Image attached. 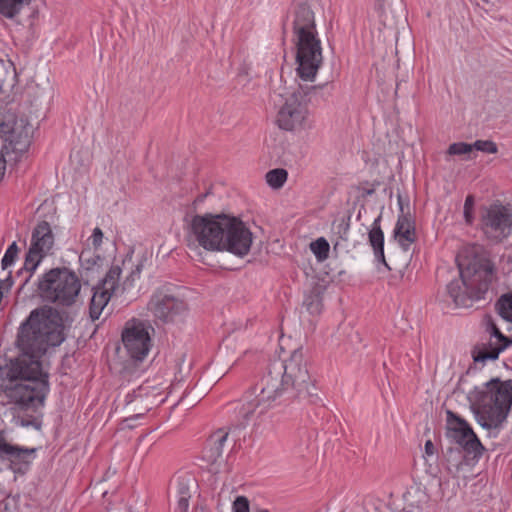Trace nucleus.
Segmentation results:
<instances>
[{"instance_id": "1", "label": "nucleus", "mask_w": 512, "mask_h": 512, "mask_svg": "<svg viewBox=\"0 0 512 512\" xmlns=\"http://www.w3.org/2000/svg\"><path fill=\"white\" fill-rule=\"evenodd\" d=\"M81 287L80 278L66 267L52 268L38 279L39 297L55 306L46 304L30 312L17 331L15 343L21 354L0 368V399L12 405L13 420L18 426L41 428L35 413L44 406L49 374L40 359L65 341L73 319L59 307L71 308L80 303Z\"/></svg>"}, {"instance_id": "2", "label": "nucleus", "mask_w": 512, "mask_h": 512, "mask_svg": "<svg viewBox=\"0 0 512 512\" xmlns=\"http://www.w3.org/2000/svg\"><path fill=\"white\" fill-rule=\"evenodd\" d=\"M187 248L191 256L208 252L228 251L236 256L248 254L252 233L243 221L225 214L194 215L187 223Z\"/></svg>"}, {"instance_id": "3", "label": "nucleus", "mask_w": 512, "mask_h": 512, "mask_svg": "<svg viewBox=\"0 0 512 512\" xmlns=\"http://www.w3.org/2000/svg\"><path fill=\"white\" fill-rule=\"evenodd\" d=\"M263 379L268 393H275L277 398L286 400L306 398L314 390L302 347L294 349L285 360H273Z\"/></svg>"}, {"instance_id": "4", "label": "nucleus", "mask_w": 512, "mask_h": 512, "mask_svg": "<svg viewBox=\"0 0 512 512\" xmlns=\"http://www.w3.org/2000/svg\"><path fill=\"white\" fill-rule=\"evenodd\" d=\"M292 31L297 75L304 81H314L323 64V53L315 14L309 5L302 3L296 6Z\"/></svg>"}, {"instance_id": "5", "label": "nucleus", "mask_w": 512, "mask_h": 512, "mask_svg": "<svg viewBox=\"0 0 512 512\" xmlns=\"http://www.w3.org/2000/svg\"><path fill=\"white\" fill-rule=\"evenodd\" d=\"M467 397L478 423L487 429L498 428L512 406V380L492 378L483 387L471 390Z\"/></svg>"}, {"instance_id": "6", "label": "nucleus", "mask_w": 512, "mask_h": 512, "mask_svg": "<svg viewBox=\"0 0 512 512\" xmlns=\"http://www.w3.org/2000/svg\"><path fill=\"white\" fill-rule=\"evenodd\" d=\"M460 279L447 285V294L457 307H470L488 291L492 281L493 264L484 255H475L467 263H458Z\"/></svg>"}, {"instance_id": "7", "label": "nucleus", "mask_w": 512, "mask_h": 512, "mask_svg": "<svg viewBox=\"0 0 512 512\" xmlns=\"http://www.w3.org/2000/svg\"><path fill=\"white\" fill-rule=\"evenodd\" d=\"M320 86L298 85L285 95H280L276 103V123L282 130L301 132L312 128L308 104Z\"/></svg>"}, {"instance_id": "8", "label": "nucleus", "mask_w": 512, "mask_h": 512, "mask_svg": "<svg viewBox=\"0 0 512 512\" xmlns=\"http://www.w3.org/2000/svg\"><path fill=\"white\" fill-rule=\"evenodd\" d=\"M0 137L3 140L2 152L20 158L30 146L31 127L26 119L6 113L0 123Z\"/></svg>"}, {"instance_id": "9", "label": "nucleus", "mask_w": 512, "mask_h": 512, "mask_svg": "<svg viewBox=\"0 0 512 512\" xmlns=\"http://www.w3.org/2000/svg\"><path fill=\"white\" fill-rule=\"evenodd\" d=\"M481 231L485 238L500 243L512 232V210L501 204L486 207L481 212Z\"/></svg>"}, {"instance_id": "10", "label": "nucleus", "mask_w": 512, "mask_h": 512, "mask_svg": "<svg viewBox=\"0 0 512 512\" xmlns=\"http://www.w3.org/2000/svg\"><path fill=\"white\" fill-rule=\"evenodd\" d=\"M122 342L128 355L136 361H142L151 348L148 328L143 322L137 320L126 323L122 332Z\"/></svg>"}, {"instance_id": "11", "label": "nucleus", "mask_w": 512, "mask_h": 512, "mask_svg": "<svg viewBox=\"0 0 512 512\" xmlns=\"http://www.w3.org/2000/svg\"><path fill=\"white\" fill-rule=\"evenodd\" d=\"M120 275L121 268L117 265L112 266L101 284L93 288L94 292L89 307V314L92 320L99 319L112 294L117 291Z\"/></svg>"}, {"instance_id": "12", "label": "nucleus", "mask_w": 512, "mask_h": 512, "mask_svg": "<svg viewBox=\"0 0 512 512\" xmlns=\"http://www.w3.org/2000/svg\"><path fill=\"white\" fill-rule=\"evenodd\" d=\"M448 435L457 444L464 445L469 453L477 455L482 445L469 424L451 410L446 411Z\"/></svg>"}, {"instance_id": "13", "label": "nucleus", "mask_w": 512, "mask_h": 512, "mask_svg": "<svg viewBox=\"0 0 512 512\" xmlns=\"http://www.w3.org/2000/svg\"><path fill=\"white\" fill-rule=\"evenodd\" d=\"M487 331L490 333L489 342L476 346L472 352L475 363L496 360L500 352L512 344V339L502 334L494 322H488Z\"/></svg>"}, {"instance_id": "14", "label": "nucleus", "mask_w": 512, "mask_h": 512, "mask_svg": "<svg viewBox=\"0 0 512 512\" xmlns=\"http://www.w3.org/2000/svg\"><path fill=\"white\" fill-rule=\"evenodd\" d=\"M148 307L156 318L164 322L174 321L176 316L186 310L183 300L164 290H158L153 294Z\"/></svg>"}, {"instance_id": "15", "label": "nucleus", "mask_w": 512, "mask_h": 512, "mask_svg": "<svg viewBox=\"0 0 512 512\" xmlns=\"http://www.w3.org/2000/svg\"><path fill=\"white\" fill-rule=\"evenodd\" d=\"M34 448H22L18 445H12L4 438L0 431V460L8 463V467L16 473L24 474L29 467Z\"/></svg>"}, {"instance_id": "16", "label": "nucleus", "mask_w": 512, "mask_h": 512, "mask_svg": "<svg viewBox=\"0 0 512 512\" xmlns=\"http://www.w3.org/2000/svg\"><path fill=\"white\" fill-rule=\"evenodd\" d=\"M250 397L251 395L247 397L246 402L242 404L238 412L239 416L246 421L253 418L255 414L260 415L264 413L278 399L275 393L267 392L266 382L263 378L259 394L255 395L254 398L250 399Z\"/></svg>"}, {"instance_id": "17", "label": "nucleus", "mask_w": 512, "mask_h": 512, "mask_svg": "<svg viewBox=\"0 0 512 512\" xmlns=\"http://www.w3.org/2000/svg\"><path fill=\"white\" fill-rule=\"evenodd\" d=\"M397 199L400 215L394 229V238L404 250H408L416 240L415 222L410 213L404 211L403 199L400 194H398Z\"/></svg>"}, {"instance_id": "18", "label": "nucleus", "mask_w": 512, "mask_h": 512, "mask_svg": "<svg viewBox=\"0 0 512 512\" xmlns=\"http://www.w3.org/2000/svg\"><path fill=\"white\" fill-rule=\"evenodd\" d=\"M54 245V235L48 222L42 221L37 224L32 232L29 249L47 256Z\"/></svg>"}, {"instance_id": "19", "label": "nucleus", "mask_w": 512, "mask_h": 512, "mask_svg": "<svg viewBox=\"0 0 512 512\" xmlns=\"http://www.w3.org/2000/svg\"><path fill=\"white\" fill-rule=\"evenodd\" d=\"M227 437L228 432H225L221 429L210 436L208 440L209 447H207L204 451V458L208 462L215 463L217 459L222 456L223 445L227 440Z\"/></svg>"}, {"instance_id": "20", "label": "nucleus", "mask_w": 512, "mask_h": 512, "mask_svg": "<svg viewBox=\"0 0 512 512\" xmlns=\"http://www.w3.org/2000/svg\"><path fill=\"white\" fill-rule=\"evenodd\" d=\"M380 216L375 219L373 228L369 232V242L373 247L375 257L385 263L384 258V234L379 226Z\"/></svg>"}, {"instance_id": "21", "label": "nucleus", "mask_w": 512, "mask_h": 512, "mask_svg": "<svg viewBox=\"0 0 512 512\" xmlns=\"http://www.w3.org/2000/svg\"><path fill=\"white\" fill-rule=\"evenodd\" d=\"M54 89L50 84L49 80L45 81L42 85L36 84L30 87V97L32 103L35 105H41L43 103H49L53 97Z\"/></svg>"}, {"instance_id": "22", "label": "nucleus", "mask_w": 512, "mask_h": 512, "mask_svg": "<svg viewBox=\"0 0 512 512\" xmlns=\"http://www.w3.org/2000/svg\"><path fill=\"white\" fill-rule=\"evenodd\" d=\"M29 4L30 0H0V14L5 18L14 19Z\"/></svg>"}, {"instance_id": "23", "label": "nucleus", "mask_w": 512, "mask_h": 512, "mask_svg": "<svg viewBox=\"0 0 512 512\" xmlns=\"http://www.w3.org/2000/svg\"><path fill=\"white\" fill-rule=\"evenodd\" d=\"M303 306L312 315H318L322 311V291L320 287H314L306 294Z\"/></svg>"}, {"instance_id": "24", "label": "nucleus", "mask_w": 512, "mask_h": 512, "mask_svg": "<svg viewBox=\"0 0 512 512\" xmlns=\"http://www.w3.org/2000/svg\"><path fill=\"white\" fill-rule=\"evenodd\" d=\"M44 258L45 256L31 249L28 250L25 256L24 266L17 273L18 275H21L23 271L29 273V276L25 279L24 284H26L30 280V278L32 277V275L34 274V272L36 271V269L38 268V266L40 265Z\"/></svg>"}, {"instance_id": "25", "label": "nucleus", "mask_w": 512, "mask_h": 512, "mask_svg": "<svg viewBox=\"0 0 512 512\" xmlns=\"http://www.w3.org/2000/svg\"><path fill=\"white\" fill-rule=\"evenodd\" d=\"M496 310L504 320L512 323V293L504 294L499 298Z\"/></svg>"}, {"instance_id": "26", "label": "nucleus", "mask_w": 512, "mask_h": 512, "mask_svg": "<svg viewBox=\"0 0 512 512\" xmlns=\"http://www.w3.org/2000/svg\"><path fill=\"white\" fill-rule=\"evenodd\" d=\"M288 173L285 169L277 168L270 170L266 174L268 185L274 189L281 188L287 180Z\"/></svg>"}, {"instance_id": "27", "label": "nucleus", "mask_w": 512, "mask_h": 512, "mask_svg": "<svg viewBox=\"0 0 512 512\" xmlns=\"http://www.w3.org/2000/svg\"><path fill=\"white\" fill-rule=\"evenodd\" d=\"M464 450L467 451V449L464 447V445L457 444L455 447H451L446 452V460L449 464V467L454 466L456 469L459 468V466L462 464L464 455Z\"/></svg>"}, {"instance_id": "28", "label": "nucleus", "mask_w": 512, "mask_h": 512, "mask_svg": "<svg viewBox=\"0 0 512 512\" xmlns=\"http://www.w3.org/2000/svg\"><path fill=\"white\" fill-rule=\"evenodd\" d=\"M15 76L7 69L4 62L0 60V93L8 91L14 85Z\"/></svg>"}, {"instance_id": "29", "label": "nucleus", "mask_w": 512, "mask_h": 512, "mask_svg": "<svg viewBox=\"0 0 512 512\" xmlns=\"http://www.w3.org/2000/svg\"><path fill=\"white\" fill-rule=\"evenodd\" d=\"M310 249L319 261L328 258L329 243L324 238H318L310 244Z\"/></svg>"}, {"instance_id": "30", "label": "nucleus", "mask_w": 512, "mask_h": 512, "mask_svg": "<svg viewBox=\"0 0 512 512\" xmlns=\"http://www.w3.org/2000/svg\"><path fill=\"white\" fill-rule=\"evenodd\" d=\"M19 248L16 242H13L6 250L4 257L1 261L2 270H6L10 267L18 257Z\"/></svg>"}, {"instance_id": "31", "label": "nucleus", "mask_w": 512, "mask_h": 512, "mask_svg": "<svg viewBox=\"0 0 512 512\" xmlns=\"http://www.w3.org/2000/svg\"><path fill=\"white\" fill-rule=\"evenodd\" d=\"M472 151L478 150L489 154H495L498 152L497 145L490 140H477L471 144Z\"/></svg>"}, {"instance_id": "32", "label": "nucleus", "mask_w": 512, "mask_h": 512, "mask_svg": "<svg viewBox=\"0 0 512 512\" xmlns=\"http://www.w3.org/2000/svg\"><path fill=\"white\" fill-rule=\"evenodd\" d=\"M472 152L471 144L465 142L453 143L449 146L447 153L449 155H465Z\"/></svg>"}, {"instance_id": "33", "label": "nucleus", "mask_w": 512, "mask_h": 512, "mask_svg": "<svg viewBox=\"0 0 512 512\" xmlns=\"http://www.w3.org/2000/svg\"><path fill=\"white\" fill-rule=\"evenodd\" d=\"M473 207H474V198L473 196L469 195L465 199L464 203V217L465 221L468 224L472 223L473 220Z\"/></svg>"}, {"instance_id": "34", "label": "nucleus", "mask_w": 512, "mask_h": 512, "mask_svg": "<svg viewBox=\"0 0 512 512\" xmlns=\"http://www.w3.org/2000/svg\"><path fill=\"white\" fill-rule=\"evenodd\" d=\"M233 512H249V501L244 496H238L233 503Z\"/></svg>"}, {"instance_id": "35", "label": "nucleus", "mask_w": 512, "mask_h": 512, "mask_svg": "<svg viewBox=\"0 0 512 512\" xmlns=\"http://www.w3.org/2000/svg\"><path fill=\"white\" fill-rule=\"evenodd\" d=\"M18 160H19V158H16V155L7 156L5 154V152L1 151V154H0V181L2 180V178L5 174L6 164L8 162H11V161L16 162Z\"/></svg>"}, {"instance_id": "36", "label": "nucleus", "mask_w": 512, "mask_h": 512, "mask_svg": "<svg viewBox=\"0 0 512 512\" xmlns=\"http://www.w3.org/2000/svg\"><path fill=\"white\" fill-rule=\"evenodd\" d=\"M349 231V218L341 219L337 225V233L340 235V238L343 240H347V234Z\"/></svg>"}, {"instance_id": "37", "label": "nucleus", "mask_w": 512, "mask_h": 512, "mask_svg": "<svg viewBox=\"0 0 512 512\" xmlns=\"http://www.w3.org/2000/svg\"><path fill=\"white\" fill-rule=\"evenodd\" d=\"M94 248H99L103 240V232L100 228L96 227L90 237Z\"/></svg>"}, {"instance_id": "38", "label": "nucleus", "mask_w": 512, "mask_h": 512, "mask_svg": "<svg viewBox=\"0 0 512 512\" xmlns=\"http://www.w3.org/2000/svg\"><path fill=\"white\" fill-rule=\"evenodd\" d=\"M189 497H186L185 495H181L178 499V510L180 512H187L189 507Z\"/></svg>"}, {"instance_id": "39", "label": "nucleus", "mask_w": 512, "mask_h": 512, "mask_svg": "<svg viewBox=\"0 0 512 512\" xmlns=\"http://www.w3.org/2000/svg\"><path fill=\"white\" fill-rule=\"evenodd\" d=\"M141 269H142L141 264L136 265L135 269L131 271L130 276L127 278V280L124 284L127 285V283H129L128 285L131 286L135 277H139V275L141 273Z\"/></svg>"}, {"instance_id": "40", "label": "nucleus", "mask_w": 512, "mask_h": 512, "mask_svg": "<svg viewBox=\"0 0 512 512\" xmlns=\"http://www.w3.org/2000/svg\"><path fill=\"white\" fill-rule=\"evenodd\" d=\"M178 493H179V497L181 495H185L186 497H189V498L191 497L190 492H189V487L184 482L179 483Z\"/></svg>"}, {"instance_id": "41", "label": "nucleus", "mask_w": 512, "mask_h": 512, "mask_svg": "<svg viewBox=\"0 0 512 512\" xmlns=\"http://www.w3.org/2000/svg\"><path fill=\"white\" fill-rule=\"evenodd\" d=\"M435 452L434 444L431 440H427L425 443V454L428 456H432Z\"/></svg>"}, {"instance_id": "42", "label": "nucleus", "mask_w": 512, "mask_h": 512, "mask_svg": "<svg viewBox=\"0 0 512 512\" xmlns=\"http://www.w3.org/2000/svg\"><path fill=\"white\" fill-rule=\"evenodd\" d=\"M4 285H6L7 288H9L12 285L10 273L7 275V277L5 279L1 280L0 287L2 288Z\"/></svg>"}, {"instance_id": "43", "label": "nucleus", "mask_w": 512, "mask_h": 512, "mask_svg": "<svg viewBox=\"0 0 512 512\" xmlns=\"http://www.w3.org/2000/svg\"><path fill=\"white\" fill-rule=\"evenodd\" d=\"M262 512H268V511L265 510V511H262Z\"/></svg>"}]
</instances>
